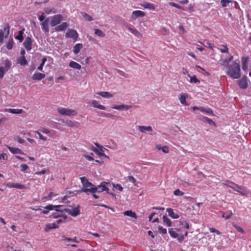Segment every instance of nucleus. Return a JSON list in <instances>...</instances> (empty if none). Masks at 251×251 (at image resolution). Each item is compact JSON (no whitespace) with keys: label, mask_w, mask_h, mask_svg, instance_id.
<instances>
[{"label":"nucleus","mask_w":251,"mask_h":251,"mask_svg":"<svg viewBox=\"0 0 251 251\" xmlns=\"http://www.w3.org/2000/svg\"><path fill=\"white\" fill-rule=\"evenodd\" d=\"M226 70V74L233 79L239 78L241 76L240 65L235 61L232 62Z\"/></svg>","instance_id":"nucleus-1"},{"label":"nucleus","mask_w":251,"mask_h":251,"mask_svg":"<svg viewBox=\"0 0 251 251\" xmlns=\"http://www.w3.org/2000/svg\"><path fill=\"white\" fill-rule=\"evenodd\" d=\"M57 112L61 115L69 117H74L77 114V112L75 110L64 107L58 108L57 109Z\"/></svg>","instance_id":"nucleus-2"},{"label":"nucleus","mask_w":251,"mask_h":251,"mask_svg":"<svg viewBox=\"0 0 251 251\" xmlns=\"http://www.w3.org/2000/svg\"><path fill=\"white\" fill-rule=\"evenodd\" d=\"M108 183L102 181L100 183V185L95 187L90 188L89 190L91 191V193H101L104 191H106L107 193H109V189L106 186V184Z\"/></svg>","instance_id":"nucleus-3"},{"label":"nucleus","mask_w":251,"mask_h":251,"mask_svg":"<svg viewBox=\"0 0 251 251\" xmlns=\"http://www.w3.org/2000/svg\"><path fill=\"white\" fill-rule=\"evenodd\" d=\"M79 205H78L77 207H74L72 209H69V208H64L63 209H55V211L57 212H60L62 213L64 211H65L69 213L70 215H71L73 217H75L78 215L80 214V212L79 209Z\"/></svg>","instance_id":"nucleus-4"},{"label":"nucleus","mask_w":251,"mask_h":251,"mask_svg":"<svg viewBox=\"0 0 251 251\" xmlns=\"http://www.w3.org/2000/svg\"><path fill=\"white\" fill-rule=\"evenodd\" d=\"M10 26L8 24L4 25L3 27V30H0V43H2L3 41L4 35L5 34V37L6 38L9 34Z\"/></svg>","instance_id":"nucleus-5"},{"label":"nucleus","mask_w":251,"mask_h":251,"mask_svg":"<svg viewBox=\"0 0 251 251\" xmlns=\"http://www.w3.org/2000/svg\"><path fill=\"white\" fill-rule=\"evenodd\" d=\"M65 36L66 38H72L75 41L78 38V34L76 30L69 28Z\"/></svg>","instance_id":"nucleus-6"},{"label":"nucleus","mask_w":251,"mask_h":251,"mask_svg":"<svg viewBox=\"0 0 251 251\" xmlns=\"http://www.w3.org/2000/svg\"><path fill=\"white\" fill-rule=\"evenodd\" d=\"M63 17L61 15L58 14L54 15L51 18L50 22V25L51 26H54L57 25L59 24L60 22L62 20Z\"/></svg>","instance_id":"nucleus-7"},{"label":"nucleus","mask_w":251,"mask_h":251,"mask_svg":"<svg viewBox=\"0 0 251 251\" xmlns=\"http://www.w3.org/2000/svg\"><path fill=\"white\" fill-rule=\"evenodd\" d=\"M231 183L232 184H234L235 185V186L233 187L232 186L226 184V183H224V184L225 185L228 186V187H229L231 188L234 190L237 191L238 193H239L242 196H247V194L246 193H244V192L240 191V190H242V187L238 185V184H235L233 182H231Z\"/></svg>","instance_id":"nucleus-8"},{"label":"nucleus","mask_w":251,"mask_h":251,"mask_svg":"<svg viewBox=\"0 0 251 251\" xmlns=\"http://www.w3.org/2000/svg\"><path fill=\"white\" fill-rule=\"evenodd\" d=\"M192 109H193V110L194 111H195V110L197 109V110H200L201 112H205V113H206L207 114H209L210 115H212V116L214 115V113H213V111L210 108H204L203 107L193 106L192 107Z\"/></svg>","instance_id":"nucleus-9"},{"label":"nucleus","mask_w":251,"mask_h":251,"mask_svg":"<svg viewBox=\"0 0 251 251\" xmlns=\"http://www.w3.org/2000/svg\"><path fill=\"white\" fill-rule=\"evenodd\" d=\"M24 46L27 50H30L31 49V45H32V40L30 37H27L26 38L25 41H24Z\"/></svg>","instance_id":"nucleus-10"},{"label":"nucleus","mask_w":251,"mask_h":251,"mask_svg":"<svg viewBox=\"0 0 251 251\" xmlns=\"http://www.w3.org/2000/svg\"><path fill=\"white\" fill-rule=\"evenodd\" d=\"M6 186L9 188H15L17 189H25V186L22 184H20L17 183H7L6 184Z\"/></svg>","instance_id":"nucleus-11"},{"label":"nucleus","mask_w":251,"mask_h":251,"mask_svg":"<svg viewBox=\"0 0 251 251\" xmlns=\"http://www.w3.org/2000/svg\"><path fill=\"white\" fill-rule=\"evenodd\" d=\"M137 128L139 131L142 133H146V131L151 132L152 131V128L151 126H138Z\"/></svg>","instance_id":"nucleus-12"},{"label":"nucleus","mask_w":251,"mask_h":251,"mask_svg":"<svg viewBox=\"0 0 251 251\" xmlns=\"http://www.w3.org/2000/svg\"><path fill=\"white\" fill-rule=\"evenodd\" d=\"M125 26L135 36L138 37H142V34L136 29L131 27L127 24H125Z\"/></svg>","instance_id":"nucleus-13"},{"label":"nucleus","mask_w":251,"mask_h":251,"mask_svg":"<svg viewBox=\"0 0 251 251\" xmlns=\"http://www.w3.org/2000/svg\"><path fill=\"white\" fill-rule=\"evenodd\" d=\"M59 121L62 122L63 123H64L65 125L68 127H74L75 126L76 123L71 120L60 119L59 120Z\"/></svg>","instance_id":"nucleus-14"},{"label":"nucleus","mask_w":251,"mask_h":251,"mask_svg":"<svg viewBox=\"0 0 251 251\" xmlns=\"http://www.w3.org/2000/svg\"><path fill=\"white\" fill-rule=\"evenodd\" d=\"M45 75L41 73H35L32 76V79L34 80H41L44 78Z\"/></svg>","instance_id":"nucleus-15"},{"label":"nucleus","mask_w":251,"mask_h":251,"mask_svg":"<svg viewBox=\"0 0 251 251\" xmlns=\"http://www.w3.org/2000/svg\"><path fill=\"white\" fill-rule=\"evenodd\" d=\"M144 16H145V13L140 10L134 11L132 14V18L134 19L138 17H142Z\"/></svg>","instance_id":"nucleus-16"},{"label":"nucleus","mask_w":251,"mask_h":251,"mask_svg":"<svg viewBox=\"0 0 251 251\" xmlns=\"http://www.w3.org/2000/svg\"><path fill=\"white\" fill-rule=\"evenodd\" d=\"M49 19L47 18L41 24L42 28L46 32H48L49 31Z\"/></svg>","instance_id":"nucleus-17"},{"label":"nucleus","mask_w":251,"mask_h":251,"mask_svg":"<svg viewBox=\"0 0 251 251\" xmlns=\"http://www.w3.org/2000/svg\"><path fill=\"white\" fill-rule=\"evenodd\" d=\"M113 109H117L119 110H123L125 108L126 110H128L131 108V105L122 104L120 105H114L111 107Z\"/></svg>","instance_id":"nucleus-18"},{"label":"nucleus","mask_w":251,"mask_h":251,"mask_svg":"<svg viewBox=\"0 0 251 251\" xmlns=\"http://www.w3.org/2000/svg\"><path fill=\"white\" fill-rule=\"evenodd\" d=\"M68 24L66 22L63 23L61 25L56 26L54 30L56 31H63L68 27Z\"/></svg>","instance_id":"nucleus-19"},{"label":"nucleus","mask_w":251,"mask_h":251,"mask_svg":"<svg viewBox=\"0 0 251 251\" xmlns=\"http://www.w3.org/2000/svg\"><path fill=\"white\" fill-rule=\"evenodd\" d=\"M167 212L168 213V214L169 215V216H170L171 218H173V219H178L179 217V216L175 213L173 209L171 208H168L167 209H166Z\"/></svg>","instance_id":"nucleus-20"},{"label":"nucleus","mask_w":251,"mask_h":251,"mask_svg":"<svg viewBox=\"0 0 251 251\" xmlns=\"http://www.w3.org/2000/svg\"><path fill=\"white\" fill-rule=\"evenodd\" d=\"M91 106L101 110H105L106 109V107L104 106L99 104L98 101L96 100H92L91 102Z\"/></svg>","instance_id":"nucleus-21"},{"label":"nucleus","mask_w":251,"mask_h":251,"mask_svg":"<svg viewBox=\"0 0 251 251\" xmlns=\"http://www.w3.org/2000/svg\"><path fill=\"white\" fill-rule=\"evenodd\" d=\"M91 185H86L85 186H83L81 189L80 190H79V192H85V193H87V192H90L91 193V191L90 190H89L90 188H93V187H95V185H94V184H93L91 182Z\"/></svg>","instance_id":"nucleus-22"},{"label":"nucleus","mask_w":251,"mask_h":251,"mask_svg":"<svg viewBox=\"0 0 251 251\" xmlns=\"http://www.w3.org/2000/svg\"><path fill=\"white\" fill-rule=\"evenodd\" d=\"M248 60H249V57L244 56L242 58V69L243 70H247L248 69Z\"/></svg>","instance_id":"nucleus-23"},{"label":"nucleus","mask_w":251,"mask_h":251,"mask_svg":"<svg viewBox=\"0 0 251 251\" xmlns=\"http://www.w3.org/2000/svg\"><path fill=\"white\" fill-rule=\"evenodd\" d=\"M239 85L241 88L246 89L248 86V83L246 80V77L245 76V78H242L238 82Z\"/></svg>","instance_id":"nucleus-24"},{"label":"nucleus","mask_w":251,"mask_h":251,"mask_svg":"<svg viewBox=\"0 0 251 251\" xmlns=\"http://www.w3.org/2000/svg\"><path fill=\"white\" fill-rule=\"evenodd\" d=\"M188 97L187 94H181L179 95V99L180 100V102L185 105H188V104L187 103L186 101V99Z\"/></svg>","instance_id":"nucleus-25"},{"label":"nucleus","mask_w":251,"mask_h":251,"mask_svg":"<svg viewBox=\"0 0 251 251\" xmlns=\"http://www.w3.org/2000/svg\"><path fill=\"white\" fill-rule=\"evenodd\" d=\"M123 214L125 216L131 217L135 219L137 218V216L136 214L134 212L132 211L131 210L126 211L123 213Z\"/></svg>","instance_id":"nucleus-26"},{"label":"nucleus","mask_w":251,"mask_h":251,"mask_svg":"<svg viewBox=\"0 0 251 251\" xmlns=\"http://www.w3.org/2000/svg\"><path fill=\"white\" fill-rule=\"evenodd\" d=\"M9 150L13 154H24L22 150L18 148H15L13 147H8Z\"/></svg>","instance_id":"nucleus-27"},{"label":"nucleus","mask_w":251,"mask_h":251,"mask_svg":"<svg viewBox=\"0 0 251 251\" xmlns=\"http://www.w3.org/2000/svg\"><path fill=\"white\" fill-rule=\"evenodd\" d=\"M58 227V226L55 223L47 224L45 226V230L47 231L51 229H55Z\"/></svg>","instance_id":"nucleus-28"},{"label":"nucleus","mask_w":251,"mask_h":251,"mask_svg":"<svg viewBox=\"0 0 251 251\" xmlns=\"http://www.w3.org/2000/svg\"><path fill=\"white\" fill-rule=\"evenodd\" d=\"M93 151L97 153L100 156H104V157L106 158H109V156L105 155L103 152V150L102 148H100V151H99L98 149H93Z\"/></svg>","instance_id":"nucleus-29"},{"label":"nucleus","mask_w":251,"mask_h":251,"mask_svg":"<svg viewBox=\"0 0 251 251\" xmlns=\"http://www.w3.org/2000/svg\"><path fill=\"white\" fill-rule=\"evenodd\" d=\"M96 94L106 98H112L113 97V95L108 92H97Z\"/></svg>","instance_id":"nucleus-30"},{"label":"nucleus","mask_w":251,"mask_h":251,"mask_svg":"<svg viewBox=\"0 0 251 251\" xmlns=\"http://www.w3.org/2000/svg\"><path fill=\"white\" fill-rule=\"evenodd\" d=\"M69 65L70 67H71V68L78 69V70H80L81 68L80 65H79L78 63H77L75 61H71L69 63Z\"/></svg>","instance_id":"nucleus-31"},{"label":"nucleus","mask_w":251,"mask_h":251,"mask_svg":"<svg viewBox=\"0 0 251 251\" xmlns=\"http://www.w3.org/2000/svg\"><path fill=\"white\" fill-rule=\"evenodd\" d=\"M5 111L11 113L12 114H21L23 110L22 109H5Z\"/></svg>","instance_id":"nucleus-32"},{"label":"nucleus","mask_w":251,"mask_h":251,"mask_svg":"<svg viewBox=\"0 0 251 251\" xmlns=\"http://www.w3.org/2000/svg\"><path fill=\"white\" fill-rule=\"evenodd\" d=\"M11 62L8 59H6L4 61V66H2L6 72L7 71L11 66Z\"/></svg>","instance_id":"nucleus-33"},{"label":"nucleus","mask_w":251,"mask_h":251,"mask_svg":"<svg viewBox=\"0 0 251 251\" xmlns=\"http://www.w3.org/2000/svg\"><path fill=\"white\" fill-rule=\"evenodd\" d=\"M25 29L23 28L21 30L19 31L18 34L15 37V38L19 40L20 42H22L24 39L23 34Z\"/></svg>","instance_id":"nucleus-34"},{"label":"nucleus","mask_w":251,"mask_h":251,"mask_svg":"<svg viewBox=\"0 0 251 251\" xmlns=\"http://www.w3.org/2000/svg\"><path fill=\"white\" fill-rule=\"evenodd\" d=\"M82 47H83V46H82V44H76L74 47V49H73L74 52L75 54H77L79 52L80 49L82 48Z\"/></svg>","instance_id":"nucleus-35"},{"label":"nucleus","mask_w":251,"mask_h":251,"mask_svg":"<svg viewBox=\"0 0 251 251\" xmlns=\"http://www.w3.org/2000/svg\"><path fill=\"white\" fill-rule=\"evenodd\" d=\"M200 119L203 122H205V121L207 122L209 125H212L214 126H216V124H215V122H213L211 119H210L207 117H206L204 116H202L201 118H200Z\"/></svg>","instance_id":"nucleus-36"},{"label":"nucleus","mask_w":251,"mask_h":251,"mask_svg":"<svg viewBox=\"0 0 251 251\" xmlns=\"http://www.w3.org/2000/svg\"><path fill=\"white\" fill-rule=\"evenodd\" d=\"M81 14L83 17L85 18V20L87 21L90 22L93 20V18L92 16L84 12H81Z\"/></svg>","instance_id":"nucleus-37"},{"label":"nucleus","mask_w":251,"mask_h":251,"mask_svg":"<svg viewBox=\"0 0 251 251\" xmlns=\"http://www.w3.org/2000/svg\"><path fill=\"white\" fill-rule=\"evenodd\" d=\"M163 223L166 224L168 226H172V222L170 219H169L166 215L163 216Z\"/></svg>","instance_id":"nucleus-38"},{"label":"nucleus","mask_w":251,"mask_h":251,"mask_svg":"<svg viewBox=\"0 0 251 251\" xmlns=\"http://www.w3.org/2000/svg\"><path fill=\"white\" fill-rule=\"evenodd\" d=\"M62 205H48L45 207V208L48 210H52L54 209L55 210V209H59V208L61 207Z\"/></svg>","instance_id":"nucleus-39"},{"label":"nucleus","mask_w":251,"mask_h":251,"mask_svg":"<svg viewBox=\"0 0 251 251\" xmlns=\"http://www.w3.org/2000/svg\"><path fill=\"white\" fill-rule=\"evenodd\" d=\"M81 180V182L82 183L83 186H85L86 185H91V182L88 181V180L85 177H81L80 178Z\"/></svg>","instance_id":"nucleus-40"},{"label":"nucleus","mask_w":251,"mask_h":251,"mask_svg":"<svg viewBox=\"0 0 251 251\" xmlns=\"http://www.w3.org/2000/svg\"><path fill=\"white\" fill-rule=\"evenodd\" d=\"M18 61L21 65H25L27 64V61L24 56L19 58Z\"/></svg>","instance_id":"nucleus-41"},{"label":"nucleus","mask_w":251,"mask_h":251,"mask_svg":"<svg viewBox=\"0 0 251 251\" xmlns=\"http://www.w3.org/2000/svg\"><path fill=\"white\" fill-rule=\"evenodd\" d=\"M95 34L98 36L101 37H104L105 36V34L104 33V32L102 30L99 29H95Z\"/></svg>","instance_id":"nucleus-42"},{"label":"nucleus","mask_w":251,"mask_h":251,"mask_svg":"<svg viewBox=\"0 0 251 251\" xmlns=\"http://www.w3.org/2000/svg\"><path fill=\"white\" fill-rule=\"evenodd\" d=\"M13 40L12 38H11L8 41L7 45H6V48L8 50H11L13 48Z\"/></svg>","instance_id":"nucleus-43"},{"label":"nucleus","mask_w":251,"mask_h":251,"mask_svg":"<svg viewBox=\"0 0 251 251\" xmlns=\"http://www.w3.org/2000/svg\"><path fill=\"white\" fill-rule=\"evenodd\" d=\"M47 61V58L46 57H44L42 58V62L41 63V64L39 66H38V67L37 68L38 70L42 71L43 70V66L45 63V62H46Z\"/></svg>","instance_id":"nucleus-44"},{"label":"nucleus","mask_w":251,"mask_h":251,"mask_svg":"<svg viewBox=\"0 0 251 251\" xmlns=\"http://www.w3.org/2000/svg\"><path fill=\"white\" fill-rule=\"evenodd\" d=\"M221 61V65L226 67V69L228 68V66L230 65V64H229V62H228V61H227V59H222Z\"/></svg>","instance_id":"nucleus-45"},{"label":"nucleus","mask_w":251,"mask_h":251,"mask_svg":"<svg viewBox=\"0 0 251 251\" xmlns=\"http://www.w3.org/2000/svg\"><path fill=\"white\" fill-rule=\"evenodd\" d=\"M143 6L145 8H148L151 10H153L155 9L154 5L152 3H146L143 5Z\"/></svg>","instance_id":"nucleus-46"},{"label":"nucleus","mask_w":251,"mask_h":251,"mask_svg":"<svg viewBox=\"0 0 251 251\" xmlns=\"http://www.w3.org/2000/svg\"><path fill=\"white\" fill-rule=\"evenodd\" d=\"M62 241H72V242H78L77 241H76V238L75 237L74 238H71L69 237H65L64 236H62Z\"/></svg>","instance_id":"nucleus-47"},{"label":"nucleus","mask_w":251,"mask_h":251,"mask_svg":"<svg viewBox=\"0 0 251 251\" xmlns=\"http://www.w3.org/2000/svg\"><path fill=\"white\" fill-rule=\"evenodd\" d=\"M169 233L173 238H177L178 236V234L174 231L172 228L169 229Z\"/></svg>","instance_id":"nucleus-48"},{"label":"nucleus","mask_w":251,"mask_h":251,"mask_svg":"<svg viewBox=\"0 0 251 251\" xmlns=\"http://www.w3.org/2000/svg\"><path fill=\"white\" fill-rule=\"evenodd\" d=\"M222 47V48L219 49L221 52L228 53V48L227 47V46L223 45Z\"/></svg>","instance_id":"nucleus-49"},{"label":"nucleus","mask_w":251,"mask_h":251,"mask_svg":"<svg viewBox=\"0 0 251 251\" xmlns=\"http://www.w3.org/2000/svg\"><path fill=\"white\" fill-rule=\"evenodd\" d=\"M190 82L191 83H200V81L197 78L196 75L190 77Z\"/></svg>","instance_id":"nucleus-50"},{"label":"nucleus","mask_w":251,"mask_h":251,"mask_svg":"<svg viewBox=\"0 0 251 251\" xmlns=\"http://www.w3.org/2000/svg\"><path fill=\"white\" fill-rule=\"evenodd\" d=\"M169 4L170 5H171V6H172L173 7H176V8L179 9H180L181 10H184V9L182 7L180 6V5H179L174 3V2H170L169 3Z\"/></svg>","instance_id":"nucleus-51"},{"label":"nucleus","mask_w":251,"mask_h":251,"mask_svg":"<svg viewBox=\"0 0 251 251\" xmlns=\"http://www.w3.org/2000/svg\"><path fill=\"white\" fill-rule=\"evenodd\" d=\"M35 133L39 135V138L41 140H43L44 141H46L47 140V137L43 136V135L39 131H36Z\"/></svg>","instance_id":"nucleus-52"},{"label":"nucleus","mask_w":251,"mask_h":251,"mask_svg":"<svg viewBox=\"0 0 251 251\" xmlns=\"http://www.w3.org/2000/svg\"><path fill=\"white\" fill-rule=\"evenodd\" d=\"M158 229L159 232L163 234H165L167 233L166 229L164 228L161 226H159L158 227Z\"/></svg>","instance_id":"nucleus-53"},{"label":"nucleus","mask_w":251,"mask_h":251,"mask_svg":"<svg viewBox=\"0 0 251 251\" xmlns=\"http://www.w3.org/2000/svg\"><path fill=\"white\" fill-rule=\"evenodd\" d=\"M174 194L176 196H182L184 194V193L181 192L179 189L176 190L174 192Z\"/></svg>","instance_id":"nucleus-54"},{"label":"nucleus","mask_w":251,"mask_h":251,"mask_svg":"<svg viewBox=\"0 0 251 251\" xmlns=\"http://www.w3.org/2000/svg\"><path fill=\"white\" fill-rule=\"evenodd\" d=\"M231 1L230 0H221V3L223 7H226V4L228 3L231 2Z\"/></svg>","instance_id":"nucleus-55"},{"label":"nucleus","mask_w":251,"mask_h":251,"mask_svg":"<svg viewBox=\"0 0 251 251\" xmlns=\"http://www.w3.org/2000/svg\"><path fill=\"white\" fill-rule=\"evenodd\" d=\"M127 178L129 181H131V182H132V183L135 185L136 180L133 176H129L127 177Z\"/></svg>","instance_id":"nucleus-56"},{"label":"nucleus","mask_w":251,"mask_h":251,"mask_svg":"<svg viewBox=\"0 0 251 251\" xmlns=\"http://www.w3.org/2000/svg\"><path fill=\"white\" fill-rule=\"evenodd\" d=\"M5 72L6 71L4 70V69L2 68V67H0V79L3 78Z\"/></svg>","instance_id":"nucleus-57"},{"label":"nucleus","mask_w":251,"mask_h":251,"mask_svg":"<svg viewBox=\"0 0 251 251\" xmlns=\"http://www.w3.org/2000/svg\"><path fill=\"white\" fill-rule=\"evenodd\" d=\"M209 231L211 232H215L216 233V234H218V235H220L221 234V232H220L219 230L216 229L215 228H213V227H211L209 228Z\"/></svg>","instance_id":"nucleus-58"},{"label":"nucleus","mask_w":251,"mask_h":251,"mask_svg":"<svg viewBox=\"0 0 251 251\" xmlns=\"http://www.w3.org/2000/svg\"><path fill=\"white\" fill-rule=\"evenodd\" d=\"M180 225L185 227L186 228L188 229L189 228V224L186 221L180 222Z\"/></svg>","instance_id":"nucleus-59"},{"label":"nucleus","mask_w":251,"mask_h":251,"mask_svg":"<svg viewBox=\"0 0 251 251\" xmlns=\"http://www.w3.org/2000/svg\"><path fill=\"white\" fill-rule=\"evenodd\" d=\"M204 46L206 47L212 49L214 47L213 45L209 43L208 42H206L205 44H204Z\"/></svg>","instance_id":"nucleus-60"},{"label":"nucleus","mask_w":251,"mask_h":251,"mask_svg":"<svg viewBox=\"0 0 251 251\" xmlns=\"http://www.w3.org/2000/svg\"><path fill=\"white\" fill-rule=\"evenodd\" d=\"M21 171L23 172L25 171L27 169H28V167L26 164H23L21 165Z\"/></svg>","instance_id":"nucleus-61"},{"label":"nucleus","mask_w":251,"mask_h":251,"mask_svg":"<svg viewBox=\"0 0 251 251\" xmlns=\"http://www.w3.org/2000/svg\"><path fill=\"white\" fill-rule=\"evenodd\" d=\"M2 159L4 160H6L7 159V156L6 153H2L0 155V159Z\"/></svg>","instance_id":"nucleus-62"},{"label":"nucleus","mask_w":251,"mask_h":251,"mask_svg":"<svg viewBox=\"0 0 251 251\" xmlns=\"http://www.w3.org/2000/svg\"><path fill=\"white\" fill-rule=\"evenodd\" d=\"M102 115L103 116H105L106 117H109V118H113L115 117V116L112 115L110 113H103Z\"/></svg>","instance_id":"nucleus-63"},{"label":"nucleus","mask_w":251,"mask_h":251,"mask_svg":"<svg viewBox=\"0 0 251 251\" xmlns=\"http://www.w3.org/2000/svg\"><path fill=\"white\" fill-rule=\"evenodd\" d=\"M113 186L115 188H117L120 191H122L123 190V188L119 184H113Z\"/></svg>","instance_id":"nucleus-64"}]
</instances>
